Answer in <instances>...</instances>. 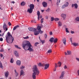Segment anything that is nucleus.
Instances as JSON below:
<instances>
[{"label":"nucleus","instance_id":"7ed1b4c3","mask_svg":"<svg viewBox=\"0 0 79 79\" xmlns=\"http://www.w3.org/2000/svg\"><path fill=\"white\" fill-rule=\"evenodd\" d=\"M28 29L29 31L34 32V35H37L39 33L40 34H42V33L44 32V31H41V30L38 31H37V29L34 28H28Z\"/></svg>","mask_w":79,"mask_h":79},{"label":"nucleus","instance_id":"bf43d9fd","mask_svg":"<svg viewBox=\"0 0 79 79\" xmlns=\"http://www.w3.org/2000/svg\"><path fill=\"white\" fill-rule=\"evenodd\" d=\"M45 65L44 64H41V66H45Z\"/></svg>","mask_w":79,"mask_h":79},{"label":"nucleus","instance_id":"0e129e2a","mask_svg":"<svg viewBox=\"0 0 79 79\" xmlns=\"http://www.w3.org/2000/svg\"><path fill=\"white\" fill-rule=\"evenodd\" d=\"M45 18L46 19H48V16H46Z\"/></svg>","mask_w":79,"mask_h":79},{"label":"nucleus","instance_id":"a19ab883","mask_svg":"<svg viewBox=\"0 0 79 79\" xmlns=\"http://www.w3.org/2000/svg\"><path fill=\"white\" fill-rule=\"evenodd\" d=\"M24 39H29V36H27L25 37H23Z\"/></svg>","mask_w":79,"mask_h":79},{"label":"nucleus","instance_id":"4d7b16f0","mask_svg":"<svg viewBox=\"0 0 79 79\" xmlns=\"http://www.w3.org/2000/svg\"><path fill=\"white\" fill-rule=\"evenodd\" d=\"M0 41H1V42H2V41H3V38H0Z\"/></svg>","mask_w":79,"mask_h":79},{"label":"nucleus","instance_id":"680f3d73","mask_svg":"<svg viewBox=\"0 0 79 79\" xmlns=\"http://www.w3.org/2000/svg\"><path fill=\"white\" fill-rule=\"evenodd\" d=\"M11 3H13V4H14L15 3V1H12Z\"/></svg>","mask_w":79,"mask_h":79},{"label":"nucleus","instance_id":"39448f33","mask_svg":"<svg viewBox=\"0 0 79 79\" xmlns=\"http://www.w3.org/2000/svg\"><path fill=\"white\" fill-rule=\"evenodd\" d=\"M37 15H38V20H40V19H41V18H42V16L41 15L40 16V12H39V11H37Z\"/></svg>","mask_w":79,"mask_h":79},{"label":"nucleus","instance_id":"7c9ffc66","mask_svg":"<svg viewBox=\"0 0 79 79\" xmlns=\"http://www.w3.org/2000/svg\"><path fill=\"white\" fill-rule=\"evenodd\" d=\"M60 2V0H57V2L56 3V5H59V4Z\"/></svg>","mask_w":79,"mask_h":79},{"label":"nucleus","instance_id":"58836bf2","mask_svg":"<svg viewBox=\"0 0 79 79\" xmlns=\"http://www.w3.org/2000/svg\"><path fill=\"white\" fill-rule=\"evenodd\" d=\"M44 18H42L41 19V23H44Z\"/></svg>","mask_w":79,"mask_h":79},{"label":"nucleus","instance_id":"ea45409f","mask_svg":"<svg viewBox=\"0 0 79 79\" xmlns=\"http://www.w3.org/2000/svg\"><path fill=\"white\" fill-rule=\"evenodd\" d=\"M76 20L77 21H79V17H77L76 18Z\"/></svg>","mask_w":79,"mask_h":79},{"label":"nucleus","instance_id":"37998d69","mask_svg":"<svg viewBox=\"0 0 79 79\" xmlns=\"http://www.w3.org/2000/svg\"><path fill=\"white\" fill-rule=\"evenodd\" d=\"M65 5H64L62 6L61 8H62V9L64 8L65 7H66Z\"/></svg>","mask_w":79,"mask_h":79},{"label":"nucleus","instance_id":"3c124183","mask_svg":"<svg viewBox=\"0 0 79 79\" xmlns=\"http://www.w3.org/2000/svg\"><path fill=\"white\" fill-rule=\"evenodd\" d=\"M8 24L9 26H11V23H10V22H9L8 23Z\"/></svg>","mask_w":79,"mask_h":79},{"label":"nucleus","instance_id":"a878e982","mask_svg":"<svg viewBox=\"0 0 79 79\" xmlns=\"http://www.w3.org/2000/svg\"><path fill=\"white\" fill-rule=\"evenodd\" d=\"M51 10L50 9L48 8L47 10H46V12H50Z\"/></svg>","mask_w":79,"mask_h":79},{"label":"nucleus","instance_id":"bb28decb","mask_svg":"<svg viewBox=\"0 0 79 79\" xmlns=\"http://www.w3.org/2000/svg\"><path fill=\"white\" fill-rule=\"evenodd\" d=\"M0 68H2V69H3V65H2V62H1V61H0Z\"/></svg>","mask_w":79,"mask_h":79},{"label":"nucleus","instance_id":"473e14b6","mask_svg":"<svg viewBox=\"0 0 79 79\" xmlns=\"http://www.w3.org/2000/svg\"><path fill=\"white\" fill-rule=\"evenodd\" d=\"M58 41V39L57 38H56L55 40H54V43H56Z\"/></svg>","mask_w":79,"mask_h":79},{"label":"nucleus","instance_id":"cd10ccee","mask_svg":"<svg viewBox=\"0 0 79 79\" xmlns=\"http://www.w3.org/2000/svg\"><path fill=\"white\" fill-rule=\"evenodd\" d=\"M58 25L59 26H61L62 25V23L60 21H59L58 23Z\"/></svg>","mask_w":79,"mask_h":79},{"label":"nucleus","instance_id":"09e8293b","mask_svg":"<svg viewBox=\"0 0 79 79\" xmlns=\"http://www.w3.org/2000/svg\"><path fill=\"white\" fill-rule=\"evenodd\" d=\"M38 65L39 66H42V64L40 63L38 64Z\"/></svg>","mask_w":79,"mask_h":79},{"label":"nucleus","instance_id":"a18cd8bd","mask_svg":"<svg viewBox=\"0 0 79 79\" xmlns=\"http://www.w3.org/2000/svg\"><path fill=\"white\" fill-rule=\"evenodd\" d=\"M57 67H58V66L57 65V64L56 63L55 64V68H56Z\"/></svg>","mask_w":79,"mask_h":79},{"label":"nucleus","instance_id":"423d86ee","mask_svg":"<svg viewBox=\"0 0 79 79\" xmlns=\"http://www.w3.org/2000/svg\"><path fill=\"white\" fill-rule=\"evenodd\" d=\"M74 8H75V9H77V8L78 7V5L77 3L72 4V8H74Z\"/></svg>","mask_w":79,"mask_h":79},{"label":"nucleus","instance_id":"774afa93","mask_svg":"<svg viewBox=\"0 0 79 79\" xmlns=\"http://www.w3.org/2000/svg\"><path fill=\"white\" fill-rule=\"evenodd\" d=\"M64 53H65V55H68V54H67V53H66V52H65Z\"/></svg>","mask_w":79,"mask_h":79},{"label":"nucleus","instance_id":"c9c22d12","mask_svg":"<svg viewBox=\"0 0 79 79\" xmlns=\"http://www.w3.org/2000/svg\"><path fill=\"white\" fill-rule=\"evenodd\" d=\"M59 19L58 18H55L54 19V20L56 21H59Z\"/></svg>","mask_w":79,"mask_h":79},{"label":"nucleus","instance_id":"9b49d317","mask_svg":"<svg viewBox=\"0 0 79 79\" xmlns=\"http://www.w3.org/2000/svg\"><path fill=\"white\" fill-rule=\"evenodd\" d=\"M30 8L32 10H34V4H31L29 6Z\"/></svg>","mask_w":79,"mask_h":79},{"label":"nucleus","instance_id":"393cba45","mask_svg":"<svg viewBox=\"0 0 79 79\" xmlns=\"http://www.w3.org/2000/svg\"><path fill=\"white\" fill-rule=\"evenodd\" d=\"M6 35L8 36H10L11 37H13V36H12V35H11V33L9 32H7V35Z\"/></svg>","mask_w":79,"mask_h":79},{"label":"nucleus","instance_id":"dca6fc26","mask_svg":"<svg viewBox=\"0 0 79 79\" xmlns=\"http://www.w3.org/2000/svg\"><path fill=\"white\" fill-rule=\"evenodd\" d=\"M16 63L18 66H20L21 65V61L19 60L17 61Z\"/></svg>","mask_w":79,"mask_h":79},{"label":"nucleus","instance_id":"2eb2a0df","mask_svg":"<svg viewBox=\"0 0 79 79\" xmlns=\"http://www.w3.org/2000/svg\"><path fill=\"white\" fill-rule=\"evenodd\" d=\"M42 5L44 7H47V3L45 2H43L42 3Z\"/></svg>","mask_w":79,"mask_h":79},{"label":"nucleus","instance_id":"338daca9","mask_svg":"<svg viewBox=\"0 0 79 79\" xmlns=\"http://www.w3.org/2000/svg\"><path fill=\"white\" fill-rule=\"evenodd\" d=\"M70 41L71 42H72V38H71L70 39Z\"/></svg>","mask_w":79,"mask_h":79},{"label":"nucleus","instance_id":"0eeeda50","mask_svg":"<svg viewBox=\"0 0 79 79\" xmlns=\"http://www.w3.org/2000/svg\"><path fill=\"white\" fill-rule=\"evenodd\" d=\"M65 73V72L64 71H63L62 72L61 75L59 77L60 79H63V78L64 77V75Z\"/></svg>","mask_w":79,"mask_h":79},{"label":"nucleus","instance_id":"de8ad7c7","mask_svg":"<svg viewBox=\"0 0 79 79\" xmlns=\"http://www.w3.org/2000/svg\"><path fill=\"white\" fill-rule=\"evenodd\" d=\"M68 68V67L66 66V65H65L64 66V69H67Z\"/></svg>","mask_w":79,"mask_h":79},{"label":"nucleus","instance_id":"aec40b11","mask_svg":"<svg viewBox=\"0 0 79 79\" xmlns=\"http://www.w3.org/2000/svg\"><path fill=\"white\" fill-rule=\"evenodd\" d=\"M15 74L16 76V77H17V76H18V75H19V74L16 71V70H15Z\"/></svg>","mask_w":79,"mask_h":79},{"label":"nucleus","instance_id":"603ef678","mask_svg":"<svg viewBox=\"0 0 79 79\" xmlns=\"http://www.w3.org/2000/svg\"><path fill=\"white\" fill-rule=\"evenodd\" d=\"M0 51L1 52H3V51H4V49H3V48H2L1 50Z\"/></svg>","mask_w":79,"mask_h":79},{"label":"nucleus","instance_id":"f8f14e48","mask_svg":"<svg viewBox=\"0 0 79 79\" xmlns=\"http://www.w3.org/2000/svg\"><path fill=\"white\" fill-rule=\"evenodd\" d=\"M48 68H49V64H46L45 65L44 69H48Z\"/></svg>","mask_w":79,"mask_h":79},{"label":"nucleus","instance_id":"f03ea898","mask_svg":"<svg viewBox=\"0 0 79 79\" xmlns=\"http://www.w3.org/2000/svg\"><path fill=\"white\" fill-rule=\"evenodd\" d=\"M32 71L33 73H32V77L33 79L36 78L35 76H38L40 72L37 67V65H35L33 67Z\"/></svg>","mask_w":79,"mask_h":79},{"label":"nucleus","instance_id":"6ab92c4d","mask_svg":"<svg viewBox=\"0 0 79 79\" xmlns=\"http://www.w3.org/2000/svg\"><path fill=\"white\" fill-rule=\"evenodd\" d=\"M54 39V38L52 37L50 39L49 41L51 42V43H52V42H53Z\"/></svg>","mask_w":79,"mask_h":79},{"label":"nucleus","instance_id":"e2e57ef3","mask_svg":"<svg viewBox=\"0 0 79 79\" xmlns=\"http://www.w3.org/2000/svg\"><path fill=\"white\" fill-rule=\"evenodd\" d=\"M0 56L1 58H2V57H3V55H2V54H1Z\"/></svg>","mask_w":79,"mask_h":79},{"label":"nucleus","instance_id":"1a4fd4ad","mask_svg":"<svg viewBox=\"0 0 79 79\" xmlns=\"http://www.w3.org/2000/svg\"><path fill=\"white\" fill-rule=\"evenodd\" d=\"M3 27L4 30H6V31L8 30V28L6 27V24L4 23L3 25Z\"/></svg>","mask_w":79,"mask_h":79},{"label":"nucleus","instance_id":"052dcab7","mask_svg":"<svg viewBox=\"0 0 79 79\" xmlns=\"http://www.w3.org/2000/svg\"><path fill=\"white\" fill-rule=\"evenodd\" d=\"M71 34H74V31H71Z\"/></svg>","mask_w":79,"mask_h":79},{"label":"nucleus","instance_id":"c756f323","mask_svg":"<svg viewBox=\"0 0 79 79\" xmlns=\"http://www.w3.org/2000/svg\"><path fill=\"white\" fill-rule=\"evenodd\" d=\"M67 53H68L67 55H71V52L70 51H67Z\"/></svg>","mask_w":79,"mask_h":79},{"label":"nucleus","instance_id":"4be33fe9","mask_svg":"<svg viewBox=\"0 0 79 79\" xmlns=\"http://www.w3.org/2000/svg\"><path fill=\"white\" fill-rule=\"evenodd\" d=\"M26 4V3H25L24 2H22L21 4L20 5H21V6H24V5H25V4Z\"/></svg>","mask_w":79,"mask_h":79},{"label":"nucleus","instance_id":"f704fd0d","mask_svg":"<svg viewBox=\"0 0 79 79\" xmlns=\"http://www.w3.org/2000/svg\"><path fill=\"white\" fill-rule=\"evenodd\" d=\"M52 49H50V50H48V52H47V53H52Z\"/></svg>","mask_w":79,"mask_h":79},{"label":"nucleus","instance_id":"f257e3e1","mask_svg":"<svg viewBox=\"0 0 79 79\" xmlns=\"http://www.w3.org/2000/svg\"><path fill=\"white\" fill-rule=\"evenodd\" d=\"M22 47L25 50H29V52H33L34 50L32 49V46L31 43L27 41H24L22 42Z\"/></svg>","mask_w":79,"mask_h":79},{"label":"nucleus","instance_id":"c85d7f7f","mask_svg":"<svg viewBox=\"0 0 79 79\" xmlns=\"http://www.w3.org/2000/svg\"><path fill=\"white\" fill-rule=\"evenodd\" d=\"M58 64L59 67H61V63L60 62H59L58 63Z\"/></svg>","mask_w":79,"mask_h":79},{"label":"nucleus","instance_id":"864d4df0","mask_svg":"<svg viewBox=\"0 0 79 79\" xmlns=\"http://www.w3.org/2000/svg\"><path fill=\"white\" fill-rule=\"evenodd\" d=\"M16 28L15 27L13 29V31H15V30H16Z\"/></svg>","mask_w":79,"mask_h":79},{"label":"nucleus","instance_id":"8fccbe9b","mask_svg":"<svg viewBox=\"0 0 79 79\" xmlns=\"http://www.w3.org/2000/svg\"><path fill=\"white\" fill-rule=\"evenodd\" d=\"M44 37L46 39L47 37V35L46 34H44Z\"/></svg>","mask_w":79,"mask_h":79},{"label":"nucleus","instance_id":"b1692460","mask_svg":"<svg viewBox=\"0 0 79 79\" xmlns=\"http://www.w3.org/2000/svg\"><path fill=\"white\" fill-rule=\"evenodd\" d=\"M73 44L74 46H79V44L78 43H73Z\"/></svg>","mask_w":79,"mask_h":79},{"label":"nucleus","instance_id":"13d9d810","mask_svg":"<svg viewBox=\"0 0 79 79\" xmlns=\"http://www.w3.org/2000/svg\"><path fill=\"white\" fill-rule=\"evenodd\" d=\"M15 27L17 29V28H18V27H19V25H17V26H15Z\"/></svg>","mask_w":79,"mask_h":79},{"label":"nucleus","instance_id":"412c9836","mask_svg":"<svg viewBox=\"0 0 79 79\" xmlns=\"http://www.w3.org/2000/svg\"><path fill=\"white\" fill-rule=\"evenodd\" d=\"M24 74V71H23V70H21L20 71V76H21L22 75H23Z\"/></svg>","mask_w":79,"mask_h":79},{"label":"nucleus","instance_id":"79ce46f5","mask_svg":"<svg viewBox=\"0 0 79 79\" xmlns=\"http://www.w3.org/2000/svg\"><path fill=\"white\" fill-rule=\"evenodd\" d=\"M40 42H42V44H44V42H45V41H44V40H40Z\"/></svg>","mask_w":79,"mask_h":79},{"label":"nucleus","instance_id":"a211bd4d","mask_svg":"<svg viewBox=\"0 0 79 79\" xmlns=\"http://www.w3.org/2000/svg\"><path fill=\"white\" fill-rule=\"evenodd\" d=\"M63 42L64 45H66V38H64L63 40Z\"/></svg>","mask_w":79,"mask_h":79},{"label":"nucleus","instance_id":"5701e85b","mask_svg":"<svg viewBox=\"0 0 79 79\" xmlns=\"http://www.w3.org/2000/svg\"><path fill=\"white\" fill-rule=\"evenodd\" d=\"M65 5V7H67V6H68V5H69V3L68 2H66L65 4L64 5Z\"/></svg>","mask_w":79,"mask_h":79},{"label":"nucleus","instance_id":"49530a36","mask_svg":"<svg viewBox=\"0 0 79 79\" xmlns=\"http://www.w3.org/2000/svg\"><path fill=\"white\" fill-rule=\"evenodd\" d=\"M49 35H53V33L52 31H50L49 32Z\"/></svg>","mask_w":79,"mask_h":79},{"label":"nucleus","instance_id":"69168bd1","mask_svg":"<svg viewBox=\"0 0 79 79\" xmlns=\"http://www.w3.org/2000/svg\"><path fill=\"white\" fill-rule=\"evenodd\" d=\"M77 73L78 76H79V70H78L77 71Z\"/></svg>","mask_w":79,"mask_h":79},{"label":"nucleus","instance_id":"72a5a7b5","mask_svg":"<svg viewBox=\"0 0 79 79\" xmlns=\"http://www.w3.org/2000/svg\"><path fill=\"white\" fill-rule=\"evenodd\" d=\"M10 63H14V60H13V58H11L10 59Z\"/></svg>","mask_w":79,"mask_h":79},{"label":"nucleus","instance_id":"20e7f679","mask_svg":"<svg viewBox=\"0 0 79 79\" xmlns=\"http://www.w3.org/2000/svg\"><path fill=\"white\" fill-rule=\"evenodd\" d=\"M6 40L7 43L9 44H12L14 41V38L11 36H6Z\"/></svg>","mask_w":79,"mask_h":79},{"label":"nucleus","instance_id":"4468645a","mask_svg":"<svg viewBox=\"0 0 79 79\" xmlns=\"http://www.w3.org/2000/svg\"><path fill=\"white\" fill-rule=\"evenodd\" d=\"M4 74L6 77H7L9 75V72H8V71L4 73Z\"/></svg>","mask_w":79,"mask_h":79},{"label":"nucleus","instance_id":"ddd939ff","mask_svg":"<svg viewBox=\"0 0 79 79\" xmlns=\"http://www.w3.org/2000/svg\"><path fill=\"white\" fill-rule=\"evenodd\" d=\"M32 11H33V10L32 9L30 8L28 9L27 10V12H28V13H32Z\"/></svg>","mask_w":79,"mask_h":79},{"label":"nucleus","instance_id":"5fc2aeb1","mask_svg":"<svg viewBox=\"0 0 79 79\" xmlns=\"http://www.w3.org/2000/svg\"><path fill=\"white\" fill-rule=\"evenodd\" d=\"M24 66H22L21 67H20V69H23V68H24Z\"/></svg>","mask_w":79,"mask_h":79},{"label":"nucleus","instance_id":"6e6d98bb","mask_svg":"<svg viewBox=\"0 0 79 79\" xmlns=\"http://www.w3.org/2000/svg\"><path fill=\"white\" fill-rule=\"evenodd\" d=\"M76 60L77 61H78V62H79V59L78 58H76Z\"/></svg>","mask_w":79,"mask_h":79},{"label":"nucleus","instance_id":"e433bc0d","mask_svg":"<svg viewBox=\"0 0 79 79\" xmlns=\"http://www.w3.org/2000/svg\"><path fill=\"white\" fill-rule=\"evenodd\" d=\"M66 32H68L69 33V31H68V28H65Z\"/></svg>","mask_w":79,"mask_h":79},{"label":"nucleus","instance_id":"c03bdc74","mask_svg":"<svg viewBox=\"0 0 79 79\" xmlns=\"http://www.w3.org/2000/svg\"><path fill=\"white\" fill-rule=\"evenodd\" d=\"M39 44V43L36 42L35 44V46H36V47H37V44Z\"/></svg>","mask_w":79,"mask_h":79},{"label":"nucleus","instance_id":"2f4dec72","mask_svg":"<svg viewBox=\"0 0 79 79\" xmlns=\"http://www.w3.org/2000/svg\"><path fill=\"white\" fill-rule=\"evenodd\" d=\"M14 46L15 47V48H18L19 49H21V48L20 47H18V46L17 45H15Z\"/></svg>","mask_w":79,"mask_h":79},{"label":"nucleus","instance_id":"9d476101","mask_svg":"<svg viewBox=\"0 0 79 79\" xmlns=\"http://www.w3.org/2000/svg\"><path fill=\"white\" fill-rule=\"evenodd\" d=\"M14 53L16 57H18L19 56V54L18 52H17V51H15L14 52Z\"/></svg>","mask_w":79,"mask_h":79},{"label":"nucleus","instance_id":"4c0bfd02","mask_svg":"<svg viewBox=\"0 0 79 79\" xmlns=\"http://www.w3.org/2000/svg\"><path fill=\"white\" fill-rule=\"evenodd\" d=\"M51 21H54V20H55V19H54V18L52 17H51Z\"/></svg>","mask_w":79,"mask_h":79},{"label":"nucleus","instance_id":"f3484780","mask_svg":"<svg viewBox=\"0 0 79 79\" xmlns=\"http://www.w3.org/2000/svg\"><path fill=\"white\" fill-rule=\"evenodd\" d=\"M42 28V27L41 26H38L37 27V29L38 31H40L41 30V28Z\"/></svg>","mask_w":79,"mask_h":79},{"label":"nucleus","instance_id":"6e6552de","mask_svg":"<svg viewBox=\"0 0 79 79\" xmlns=\"http://www.w3.org/2000/svg\"><path fill=\"white\" fill-rule=\"evenodd\" d=\"M61 17L63 18V20H65L66 17V15L64 14H62L61 15Z\"/></svg>","mask_w":79,"mask_h":79}]
</instances>
